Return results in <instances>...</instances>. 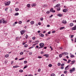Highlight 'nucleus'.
<instances>
[{"label": "nucleus", "mask_w": 76, "mask_h": 76, "mask_svg": "<svg viewBox=\"0 0 76 76\" xmlns=\"http://www.w3.org/2000/svg\"><path fill=\"white\" fill-rule=\"evenodd\" d=\"M10 1H9L5 3V6H9L10 3Z\"/></svg>", "instance_id": "obj_1"}, {"label": "nucleus", "mask_w": 76, "mask_h": 76, "mask_svg": "<svg viewBox=\"0 0 76 76\" xmlns=\"http://www.w3.org/2000/svg\"><path fill=\"white\" fill-rule=\"evenodd\" d=\"M39 45L40 47L43 48L44 47V44L43 43H40L39 44Z\"/></svg>", "instance_id": "obj_2"}, {"label": "nucleus", "mask_w": 76, "mask_h": 76, "mask_svg": "<svg viewBox=\"0 0 76 76\" xmlns=\"http://www.w3.org/2000/svg\"><path fill=\"white\" fill-rule=\"evenodd\" d=\"M75 70V68H73L72 69H70L69 71L70 72V73H72L73 72H74Z\"/></svg>", "instance_id": "obj_3"}, {"label": "nucleus", "mask_w": 76, "mask_h": 76, "mask_svg": "<svg viewBox=\"0 0 76 76\" xmlns=\"http://www.w3.org/2000/svg\"><path fill=\"white\" fill-rule=\"evenodd\" d=\"M63 12H64L65 13H66L67 11H68V10L67 9H64L63 10Z\"/></svg>", "instance_id": "obj_4"}, {"label": "nucleus", "mask_w": 76, "mask_h": 76, "mask_svg": "<svg viewBox=\"0 0 76 76\" xmlns=\"http://www.w3.org/2000/svg\"><path fill=\"white\" fill-rule=\"evenodd\" d=\"M72 31L76 30V26H75L73 28H72Z\"/></svg>", "instance_id": "obj_5"}, {"label": "nucleus", "mask_w": 76, "mask_h": 76, "mask_svg": "<svg viewBox=\"0 0 76 76\" xmlns=\"http://www.w3.org/2000/svg\"><path fill=\"white\" fill-rule=\"evenodd\" d=\"M62 55H64L65 54V55H68V53L67 52H64L63 53H62Z\"/></svg>", "instance_id": "obj_6"}, {"label": "nucleus", "mask_w": 76, "mask_h": 76, "mask_svg": "<svg viewBox=\"0 0 76 76\" xmlns=\"http://www.w3.org/2000/svg\"><path fill=\"white\" fill-rule=\"evenodd\" d=\"M25 33V31L24 30H22L20 31V33L21 35H23V34Z\"/></svg>", "instance_id": "obj_7"}, {"label": "nucleus", "mask_w": 76, "mask_h": 76, "mask_svg": "<svg viewBox=\"0 0 76 76\" xmlns=\"http://www.w3.org/2000/svg\"><path fill=\"white\" fill-rule=\"evenodd\" d=\"M62 23H67V21H66V20H63L62 21Z\"/></svg>", "instance_id": "obj_8"}, {"label": "nucleus", "mask_w": 76, "mask_h": 76, "mask_svg": "<svg viewBox=\"0 0 76 76\" xmlns=\"http://www.w3.org/2000/svg\"><path fill=\"white\" fill-rule=\"evenodd\" d=\"M60 6V4H57L56 5V6L55 7H59V6Z\"/></svg>", "instance_id": "obj_9"}, {"label": "nucleus", "mask_w": 76, "mask_h": 76, "mask_svg": "<svg viewBox=\"0 0 76 76\" xmlns=\"http://www.w3.org/2000/svg\"><path fill=\"white\" fill-rule=\"evenodd\" d=\"M36 5H37V4H36L35 3H34V4H31V6H32V7H35L36 6Z\"/></svg>", "instance_id": "obj_10"}, {"label": "nucleus", "mask_w": 76, "mask_h": 76, "mask_svg": "<svg viewBox=\"0 0 76 76\" xmlns=\"http://www.w3.org/2000/svg\"><path fill=\"white\" fill-rule=\"evenodd\" d=\"M39 36H41L42 37H44V35L43 34H39Z\"/></svg>", "instance_id": "obj_11"}, {"label": "nucleus", "mask_w": 76, "mask_h": 76, "mask_svg": "<svg viewBox=\"0 0 76 76\" xmlns=\"http://www.w3.org/2000/svg\"><path fill=\"white\" fill-rule=\"evenodd\" d=\"M2 22L3 23H7V21L6 20H3Z\"/></svg>", "instance_id": "obj_12"}, {"label": "nucleus", "mask_w": 76, "mask_h": 76, "mask_svg": "<svg viewBox=\"0 0 76 76\" xmlns=\"http://www.w3.org/2000/svg\"><path fill=\"white\" fill-rule=\"evenodd\" d=\"M43 56H45L46 57H48V55L47 54H45L43 55Z\"/></svg>", "instance_id": "obj_13"}, {"label": "nucleus", "mask_w": 76, "mask_h": 76, "mask_svg": "<svg viewBox=\"0 0 76 76\" xmlns=\"http://www.w3.org/2000/svg\"><path fill=\"white\" fill-rule=\"evenodd\" d=\"M58 16L59 17H61V16H62V14H58Z\"/></svg>", "instance_id": "obj_14"}, {"label": "nucleus", "mask_w": 76, "mask_h": 76, "mask_svg": "<svg viewBox=\"0 0 76 76\" xmlns=\"http://www.w3.org/2000/svg\"><path fill=\"white\" fill-rule=\"evenodd\" d=\"M30 23L31 25H33V24H34L35 22H34V21H31Z\"/></svg>", "instance_id": "obj_15"}, {"label": "nucleus", "mask_w": 76, "mask_h": 76, "mask_svg": "<svg viewBox=\"0 0 76 76\" xmlns=\"http://www.w3.org/2000/svg\"><path fill=\"white\" fill-rule=\"evenodd\" d=\"M69 25L70 26H73V23H71Z\"/></svg>", "instance_id": "obj_16"}, {"label": "nucleus", "mask_w": 76, "mask_h": 76, "mask_svg": "<svg viewBox=\"0 0 76 76\" xmlns=\"http://www.w3.org/2000/svg\"><path fill=\"white\" fill-rule=\"evenodd\" d=\"M60 7H58L57 9V11H60Z\"/></svg>", "instance_id": "obj_17"}, {"label": "nucleus", "mask_w": 76, "mask_h": 76, "mask_svg": "<svg viewBox=\"0 0 76 76\" xmlns=\"http://www.w3.org/2000/svg\"><path fill=\"white\" fill-rule=\"evenodd\" d=\"M30 6H31V4H28L27 5V7H30Z\"/></svg>", "instance_id": "obj_18"}, {"label": "nucleus", "mask_w": 76, "mask_h": 76, "mask_svg": "<svg viewBox=\"0 0 76 76\" xmlns=\"http://www.w3.org/2000/svg\"><path fill=\"white\" fill-rule=\"evenodd\" d=\"M19 15V13H17L15 14V16H18V15Z\"/></svg>", "instance_id": "obj_19"}, {"label": "nucleus", "mask_w": 76, "mask_h": 76, "mask_svg": "<svg viewBox=\"0 0 76 76\" xmlns=\"http://www.w3.org/2000/svg\"><path fill=\"white\" fill-rule=\"evenodd\" d=\"M19 8H16L15 9V10L16 11H19Z\"/></svg>", "instance_id": "obj_20"}, {"label": "nucleus", "mask_w": 76, "mask_h": 76, "mask_svg": "<svg viewBox=\"0 0 76 76\" xmlns=\"http://www.w3.org/2000/svg\"><path fill=\"white\" fill-rule=\"evenodd\" d=\"M63 55H62V54H60L59 55V57H60V58H61V57H62V56H63Z\"/></svg>", "instance_id": "obj_21"}, {"label": "nucleus", "mask_w": 76, "mask_h": 76, "mask_svg": "<svg viewBox=\"0 0 76 76\" xmlns=\"http://www.w3.org/2000/svg\"><path fill=\"white\" fill-rule=\"evenodd\" d=\"M51 76H56V75L54 73H52L51 74Z\"/></svg>", "instance_id": "obj_22"}, {"label": "nucleus", "mask_w": 76, "mask_h": 76, "mask_svg": "<svg viewBox=\"0 0 76 76\" xmlns=\"http://www.w3.org/2000/svg\"><path fill=\"white\" fill-rule=\"evenodd\" d=\"M69 67V65L67 66L65 68V70H67V68Z\"/></svg>", "instance_id": "obj_23"}, {"label": "nucleus", "mask_w": 76, "mask_h": 76, "mask_svg": "<svg viewBox=\"0 0 76 76\" xmlns=\"http://www.w3.org/2000/svg\"><path fill=\"white\" fill-rule=\"evenodd\" d=\"M64 27H62L60 28V30H61V29H64Z\"/></svg>", "instance_id": "obj_24"}, {"label": "nucleus", "mask_w": 76, "mask_h": 76, "mask_svg": "<svg viewBox=\"0 0 76 76\" xmlns=\"http://www.w3.org/2000/svg\"><path fill=\"white\" fill-rule=\"evenodd\" d=\"M70 57L71 58H73V57H75V56L73 55H70Z\"/></svg>", "instance_id": "obj_25"}, {"label": "nucleus", "mask_w": 76, "mask_h": 76, "mask_svg": "<svg viewBox=\"0 0 76 76\" xmlns=\"http://www.w3.org/2000/svg\"><path fill=\"white\" fill-rule=\"evenodd\" d=\"M48 66L49 67H52V65L51 64H49V65H48Z\"/></svg>", "instance_id": "obj_26"}, {"label": "nucleus", "mask_w": 76, "mask_h": 76, "mask_svg": "<svg viewBox=\"0 0 76 76\" xmlns=\"http://www.w3.org/2000/svg\"><path fill=\"white\" fill-rule=\"evenodd\" d=\"M67 73V70H65L64 71V73H65V74H66V73Z\"/></svg>", "instance_id": "obj_27"}, {"label": "nucleus", "mask_w": 76, "mask_h": 76, "mask_svg": "<svg viewBox=\"0 0 76 76\" xmlns=\"http://www.w3.org/2000/svg\"><path fill=\"white\" fill-rule=\"evenodd\" d=\"M22 21H20L18 22V23L19 24H22Z\"/></svg>", "instance_id": "obj_28"}, {"label": "nucleus", "mask_w": 76, "mask_h": 76, "mask_svg": "<svg viewBox=\"0 0 76 76\" xmlns=\"http://www.w3.org/2000/svg\"><path fill=\"white\" fill-rule=\"evenodd\" d=\"M23 70H22V69H20L19 70V72H23Z\"/></svg>", "instance_id": "obj_29"}, {"label": "nucleus", "mask_w": 76, "mask_h": 76, "mask_svg": "<svg viewBox=\"0 0 76 76\" xmlns=\"http://www.w3.org/2000/svg\"><path fill=\"white\" fill-rule=\"evenodd\" d=\"M9 55L7 54V55H6L5 56V57H6V58H7V57H9Z\"/></svg>", "instance_id": "obj_30"}, {"label": "nucleus", "mask_w": 76, "mask_h": 76, "mask_svg": "<svg viewBox=\"0 0 76 76\" xmlns=\"http://www.w3.org/2000/svg\"><path fill=\"white\" fill-rule=\"evenodd\" d=\"M57 65L58 66H60L61 65V63H59Z\"/></svg>", "instance_id": "obj_31"}, {"label": "nucleus", "mask_w": 76, "mask_h": 76, "mask_svg": "<svg viewBox=\"0 0 76 76\" xmlns=\"http://www.w3.org/2000/svg\"><path fill=\"white\" fill-rule=\"evenodd\" d=\"M53 8H51L50 10V12H53Z\"/></svg>", "instance_id": "obj_32"}, {"label": "nucleus", "mask_w": 76, "mask_h": 76, "mask_svg": "<svg viewBox=\"0 0 76 76\" xmlns=\"http://www.w3.org/2000/svg\"><path fill=\"white\" fill-rule=\"evenodd\" d=\"M50 13V11H48L46 12V13H47V14H49Z\"/></svg>", "instance_id": "obj_33"}, {"label": "nucleus", "mask_w": 76, "mask_h": 76, "mask_svg": "<svg viewBox=\"0 0 76 76\" xmlns=\"http://www.w3.org/2000/svg\"><path fill=\"white\" fill-rule=\"evenodd\" d=\"M28 67V66L26 65L23 68V69H26V68H27Z\"/></svg>", "instance_id": "obj_34"}, {"label": "nucleus", "mask_w": 76, "mask_h": 76, "mask_svg": "<svg viewBox=\"0 0 76 76\" xmlns=\"http://www.w3.org/2000/svg\"><path fill=\"white\" fill-rule=\"evenodd\" d=\"M70 61H71V60L70 59H69L68 61H67V63H70Z\"/></svg>", "instance_id": "obj_35"}, {"label": "nucleus", "mask_w": 76, "mask_h": 76, "mask_svg": "<svg viewBox=\"0 0 76 76\" xmlns=\"http://www.w3.org/2000/svg\"><path fill=\"white\" fill-rule=\"evenodd\" d=\"M28 45L27 44H26L24 46V47H28Z\"/></svg>", "instance_id": "obj_36"}, {"label": "nucleus", "mask_w": 76, "mask_h": 76, "mask_svg": "<svg viewBox=\"0 0 76 76\" xmlns=\"http://www.w3.org/2000/svg\"><path fill=\"white\" fill-rule=\"evenodd\" d=\"M23 54V52H21L20 53V55H22V54Z\"/></svg>", "instance_id": "obj_37"}, {"label": "nucleus", "mask_w": 76, "mask_h": 76, "mask_svg": "<svg viewBox=\"0 0 76 76\" xmlns=\"http://www.w3.org/2000/svg\"><path fill=\"white\" fill-rule=\"evenodd\" d=\"M28 35L26 34V39H27V38H28Z\"/></svg>", "instance_id": "obj_38"}, {"label": "nucleus", "mask_w": 76, "mask_h": 76, "mask_svg": "<svg viewBox=\"0 0 76 76\" xmlns=\"http://www.w3.org/2000/svg\"><path fill=\"white\" fill-rule=\"evenodd\" d=\"M38 58H42V56H38Z\"/></svg>", "instance_id": "obj_39"}, {"label": "nucleus", "mask_w": 76, "mask_h": 76, "mask_svg": "<svg viewBox=\"0 0 76 76\" xmlns=\"http://www.w3.org/2000/svg\"><path fill=\"white\" fill-rule=\"evenodd\" d=\"M40 20H42H42H44V18H40Z\"/></svg>", "instance_id": "obj_40"}, {"label": "nucleus", "mask_w": 76, "mask_h": 76, "mask_svg": "<svg viewBox=\"0 0 76 76\" xmlns=\"http://www.w3.org/2000/svg\"><path fill=\"white\" fill-rule=\"evenodd\" d=\"M24 64H26V63H27V61H24Z\"/></svg>", "instance_id": "obj_41"}, {"label": "nucleus", "mask_w": 76, "mask_h": 76, "mask_svg": "<svg viewBox=\"0 0 76 76\" xmlns=\"http://www.w3.org/2000/svg\"><path fill=\"white\" fill-rule=\"evenodd\" d=\"M71 62H72V63H75V60L72 61H71Z\"/></svg>", "instance_id": "obj_42"}, {"label": "nucleus", "mask_w": 76, "mask_h": 76, "mask_svg": "<svg viewBox=\"0 0 76 76\" xmlns=\"http://www.w3.org/2000/svg\"><path fill=\"white\" fill-rule=\"evenodd\" d=\"M39 42V40H37L34 42Z\"/></svg>", "instance_id": "obj_43"}, {"label": "nucleus", "mask_w": 76, "mask_h": 76, "mask_svg": "<svg viewBox=\"0 0 76 76\" xmlns=\"http://www.w3.org/2000/svg\"><path fill=\"white\" fill-rule=\"evenodd\" d=\"M61 66H64V64H62L61 65Z\"/></svg>", "instance_id": "obj_44"}, {"label": "nucleus", "mask_w": 76, "mask_h": 76, "mask_svg": "<svg viewBox=\"0 0 76 76\" xmlns=\"http://www.w3.org/2000/svg\"><path fill=\"white\" fill-rule=\"evenodd\" d=\"M50 48H51V50H53V48H52V47H51V46H50Z\"/></svg>", "instance_id": "obj_45"}, {"label": "nucleus", "mask_w": 76, "mask_h": 76, "mask_svg": "<svg viewBox=\"0 0 76 76\" xmlns=\"http://www.w3.org/2000/svg\"><path fill=\"white\" fill-rule=\"evenodd\" d=\"M34 48V47H30L28 48V49H31V48Z\"/></svg>", "instance_id": "obj_46"}, {"label": "nucleus", "mask_w": 76, "mask_h": 76, "mask_svg": "<svg viewBox=\"0 0 76 76\" xmlns=\"http://www.w3.org/2000/svg\"><path fill=\"white\" fill-rule=\"evenodd\" d=\"M8 9V8H7L5 9V11H7V10Z\"/></svg>", "instance_id": "obj_47"}, {"label": "nucleus", "mask_w": 76, "mask_h": 76, "mask_svg": "<svg viewBox=\"0 0 76 76\" xmlns=\"http://www.w3.org/2000/svg\"><path fill=\"white\" fill-rule=\"evenodd\" d=\"M56 32V31H53L52 32V33H55Z\"/></svg>", "instance_id": "obj_48"}, {"label": "nucleus", "mask_w": 76, "mask_h": 76, "mask_svg": "<svg viewBox=\"0 0 76 76\" xmlns=\"http://www.w3.org/2000/svg\"><path fill=\"white\" fill-rule=\"evenodd\" d=\"M50 39V38H47V39H46V40L47 41V40H49V39Z\"/></svg>", "instance_id": "obj_49"}, {"label": "nucleus", "mask_w": 76, "mask_h": 76, "mask_svg": "<svg viewBox=\"0 0 76 76\" xmlns=\"http://www.w3.org/2000/svg\"><path fill=\"white\" fill-rule=\"evenodd\" d=\"M32 39H33V40H34V39H35V37H32Z\"/></svg>", "instance_id": "obj_50"}, {"label": "nucleus", "mask_w": 76, "mask_h": 76, "mask_svg": "<svg viewBox=\"0 0 76 76\" xmlns=\"http://www.w3.org/2000/svg\"><path fill=\"white\" fill-rule=\"evenodd\" d=\"M56 12V11L55 10H53L52 12L53 13H54V12Z\"/></svg>", "instance_id": "obj_51"}, {"label": "nucleus", "mask_w": 76, "mask_h": 76, "mask_svg": "<svg viewBox=\"0 0 76 76\" xmlns=\"http://www.w3.org/2000/svg\"><path fill=\"white\" fill-rule=\"evenodd\" d=\"M40 71H41V69H39L38 70V72H40Z\"/></svg>", "instance_id": "obj_52"}, {"label": "nucleus", "mask_w": 76, "mask_h": 76, "mask_svg": "<svg viewBox=\"0 0 76 76\" xmlns=\"http://www.w3.org/2000/svg\"><path fill=\"white\" fill-rule=\"evenodd\" d=\"M63 60L64 61H67V60H66L65 59H63Z\"/></svg>", "instance_id": "obj_53"}, {"label": "nucleus", "mask_w": 76, "mask_h": 76, "mask_svg": "<svg viewBox=\"0 0 76 76\" xmlns=\"http://www.w3.org/2000/svg\"><path fill=\"white\" fill-rule=\"evenodd\" d=\"M53 15H51V16L49 17V18H51V17H53Z\"/></svg>", "instance_id": "obj_54"}, {"label": "nucleus", "mask_w": 76, "mask_h": 76, "mask_svg": "<svg viewBox=\"0 0 76 76\" xmlns=\"http://www.w3.org/2000/svg\"><path fill=\"white\" fill-rule=\"evenodd\" d=\"M43 53H44V52H43L42 51L41 52V54H43Z\"/></svg>", "instance_id": "obj_55"}, {"label": "nucleus", "mask_w": 76, "mask_h": 76, "mask_svg": "<svg viewBox=\"0 0 76 76\" xmlns=\"http://www.w3.org/2000/svg\"><path fill=\"white\" fill-rule=\"evenodd\" d=\"M39 25H41V22H39L38 23Z\"/></svg>", "instance_id": "obj_56"}, {"label": "nucleus", "mask_w": 76, "mask_h": 76, "mask_svg": "<svg viewBox=\"0 0 76 76\" xmlns=\"http://www.w3.org/2000/svg\"><path fill=\"white\" fill-rule=\"evenodd\" d=\"M64 69V67L63 66H62L61 67V69Z\"/></svg>", "instance_id": "obj_57"}, {"label": "nucleus", "mask_w": 76, "mask_h": 76, "mask_svg": "<svg viewBox=\"0 0 76 76\" xmlns=\"http://www.w3.org/2000/svg\"><path fill=\"white\" fill-rule=\"evenodd\" d=\"M29 54L30 55H32V52H30L29 53Z\"/></svg>", "instance_id": "obj_58"}, {"label": "nucleus", "mask_w": 76, "mask_h": 76, "mask_svg": "<svg viewBox=\"0 0 76 76\" xmlns=\"http://www.w3.org/2000/svg\"><path fill=\"white\" fill-rule=\"evenodd\" d=\"M71 38H72L74 37V35H72L71 36Z\"/></svg>", "instance_id": "obj_59"}, {"label": "nucleus", "mask_w": 76, "mask_h": 76, "mask_svg": "<svg viewBox=\"0 0 76 76\" xmlns=\"http://www.w3.org/2000/svg\"><path fill=\"white\" fill-rule=\"evenodd\" d=\"M13 68H16V66H13Z\"/></svg>", "instance_id": "obj_60"}, {"label": "nucleus", "mask_w": 76, "mask_h": 76, "mask_svg": "<svg viewBox=\"0 0 76 76\" xmlns=\"http://www.w3.org/2000/svg\"><path fill=\"white\" fill-rule=\"evenodd\" d=\"M47 27H50V25H47Z\"/></svg>", "instance_id": "obj_61"}, {"label": "nucleus", "mask_w": 76, "mask_h": 76, "mask_svg": "<svg viewBox=\"0 0 76 76\" xmlns=\"http://www.w3.org/2000/svg\"><path fill=\"white\" fill-rule=\"evenodd\" d=\"M2 23V20H0V23Z\"/></svg>", "instance_id": "obj_62"}, {"label": "nucleus", "mask_w": 76, "mask_h": 76, "mask_svg": "<svg viewBox=\"0 0 76 76\" xmlns=\"http://www.w3.org/2000/svg\"><path fill=\"white\" fill-rule=\"evenodd\" d=\"M30 22V20H28L27 21V22Z\"/></svg>", "instance_id": "obj_63"}, {"label": "nucleus", "mask_w": 76, "mask_h": 76, "mask_svg": "<svg viewBox=\"0 0 76 76\" xmlns=\"http://www.w3.org/2000/svg\"><path fill=\"white\" fill-rule=\"evenodd\" d=\"M61 76H64V74H62Z\"/></svg>", "instance_id": "obj_64"}]
</instances>
